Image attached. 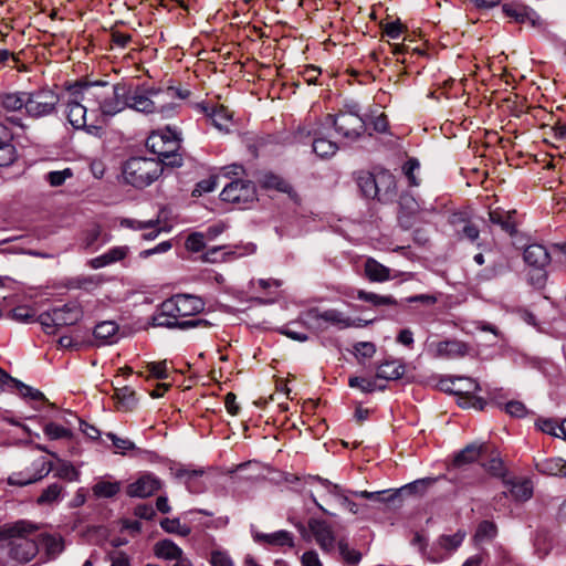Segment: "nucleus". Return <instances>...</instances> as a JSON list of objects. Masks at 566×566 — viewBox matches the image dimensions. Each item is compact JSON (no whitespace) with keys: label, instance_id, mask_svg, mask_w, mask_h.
<instances>
[{"label":"nucleus","instance_id":"obj_2","mask_svg":"<svg viewBox=\"0 0 566 566\" xmlns=\"http://www.w3.org/2000/svg\"><path fill=\"white\" fill-rule=\"evenodd\" d=\"M176 94L172 90H161L129 83L127 94V108L143 114H160L164 118L172 116L177 104L168 103V98Z\"/></svg>","mask_w":566,"mask_h":566},{"label":"nucleus","instance_id":"obj_30","mask_svg":"<svg viewBox=\"0 0 566 566\" xmlns=\"http://www.w3.org/2000/svg\"><path fill=\"white\" fill-rule=\"evenodd\" d=\"M254 538L258 542H264L274 546L293 547V535L287 531H277L271 534H256Z\"/></svg>","mask_w":566,"mask_h":566},{"label":"nucleus","instance_id":"obj_6","mask_svg":"<svg viewBox=\"0 0 566 566\" xmlns=\"http://www.w3.org/2000/svg\"><path fill=\"white\" fill-rule=\"evenodd\" d=\"M36 526L25 521H19L6 530V534L13 539L10 543V555L20 563L30 562L38 553L39 547L34 539L27 537Z\"/></svg>","mask_w":566,"mask_h":566},{"label":"nucleus","instance_id":"obj_9","mask_svg":"<svg viewBox=\"0 0 566 566\" xmlns=\"http://www.w3.org/2000/svg\"><path fill=\"white\" fill-rule=\"evenodd\" d=\"M177 302V295L164 301L159 312L151 317L153 326L179 329L210 326L208 321L201 318L180 321L181 316Z\"/></svg>","mask_w":566,"mask_h":566},{"label":"nucleus","instance_id":"obj_3","mask_svg":"<svg viewBox=\"0 0 566 566\" xmlns=\"http://www.w3.org/2000/svg\"><path fill=\"white\" fill-rule=\"evenodd\" d=\"M83 91L84 83H76L67 88L66 97H63L65 104L64 114L75 129H85L93 136H99L102 126L87 124V112L94 113V108L85 103L82 96Z\"/></svg>","mask_w":566,"mask_h":566},{"label":"nucleus","instance_id":"obj_53","mask_svg":"<svg viewBox=\"0 0 566 566\" xmlns=\"http://www.w3.org/2000/svg\"><path fill=\"white\" fill-rule=\"evenodd\" d=\"M420 169V163L416 158H409L402 166V171L409 181L410 186H419V180L416 177V171Z\"/></svg>","mask_w":566,"mask_h":566},{"label":"nucleus","instance_id":"obj_42","mask_svg":"<svg viewBox=\"0 0 566 566\" xmlns=\"http://www.w3.org/2000/svg\"><path fill=\"white\" fill-rule=\"evenodd\" d=\"M482 449L483 444L467 446L459 454H457L454 458V463L457 465H462L476 461L481 455Z\"/></svg>","mask_w":566,"mask_h":566},{"label":"nucleus","instance_id":"obj_54","mask_svg":"<svg viewBox=\"0 0 566 566\" xmlns=\"http://www.w3.org/2000/svg\"><path fill=\"white\" fill-rule=\"evenodd\" d=\"M44 433L52 440L71 438L72 432L65 427L50 422L44 427Z\"/></svg>","mask_w":566,"mask_h":566},{"label":"nucleus","instance_id":"obj_59","mask_svg":"<svg viewBox=\"0 0 566 566\" xmlns=\"http://www.w3.org/2000/svg\"><path fill=\"white\" fill-rule=\"evenodd\" d=\"M160 220L159 218L151 219L148 221H139L135 219H123L120 221V224L123 227L133 229V230H144L149 228H156L159 224Z\"/></svg>","mask_w":566,"mask_h":566},{"label":"nucleus","instance_id":"obj_16","mask_svg":"<svg viewBox=\"0 0 566 566\" xmlns=\"http://www.w3.org/2000/svg\"><path fill=\"white\" fill-rule=\"evenodd\" d=\"M308 528L312 532L317 545L324 553H332L335 549L336 537L332 526L322 520L311 518Z\"/></svg>","mask_w":566,"mask_h":566},{"label":"nucleus","instance_id":"obj_24","mask_svg":"<svg viewBox=\"0 0 566 566\" xmlns=\"http://www.w3.org/2000/svg\"><path fill=\"white\" fill-rule=\"evenodd\" d=\"M467 381L469 382V387L462 395H459V406L462 408H474L478 410H483L486 402L481 397L472 395L473 391L480 389L479 384L471 378Z\"/></svg>","mask_w":566,"mask_h":566},{"label":"nucleus","instance_id":"obj_60","mask_svg":"<svg viewBox=\"0 0 566 566\" xmlns=\"http://www.w3.org/2000/svg\"><path fill=\"white\" fill-rule=\"evenodd\" d=\"M73 176V171L70 168L63 170L50 171L46 175V180L52 187H59L65 182L67 178Z\"/></svg>","mask_w":566,"mask_h":566},{"label":"nucleus","instance_id":"obj_11","mask_svg":"<svg viewBox=\"0 0 566 566\" xmlns=\"http://www.w3.org/2000/svg\"><path fill=\"white\" fill-rule=\"evenodd\" d=\"M524 261L535 271V274L530 275L531 284L537 289L543 287L547 279L545 268L551 263L547 249L537 243L527 245L524 250Z\"/></svg>","mask_w":566,"mask_h":566},{"label":"nucleus","instance_id":"obj_38","mask_svg":"<svg viewBox=\"0 0 566 566\" xmlns=\"http://www.w3.org/2000/svg\"><path fill=\"white\" fill-rule=\"evenodd\" d=\"M465 532L458 531L452 535H441L436 542V545L441 549H444L449 553L454 552L465 538Z\"/></svg>","mask_w":566,"mask_h":566},{"label":"nucleus","instance_id":"obj_10","mask_svg":"<svg viewBox=\"0 0 566 566\" xmlns=\"http://www.w3.org/2000/svg\"><path fill=\"white\" fill-rule=\"evenodd\" d=\"M304 318L306 323L318 329H326L329 326L336 327L338 329L358 326L355 324L353 318L336 308H328L325 311L311 308L304 313Z\"/></svg>","mask_w":566,"mask_h":566},{"label":"nucleus","instance_id":"obj_40","mask_svg":"<svg viewBox=\"0 0 566 566\" xmlns=\"http://www.w3.org/2000/svg\"><path fill=\"white\" fill-rule=\"evenodd\" d=\"M436 482L433 478H426L416 480L409 484L403 485L402 488L395 490L396 497L399 494H422L427 490L428 486L432 485Z\"/></svg>","mask_w":566,"mask_h":566},{"label":"nucleus","instance_id":"obj_18","mask_svg":"<svg viewBox=\"0 0 566 566\" xmlns=\"http://www.w3.org/2000/svg\"><path fill=\"white\" fill-rule=\"evenodd\" d=\"M327 127L322 122L313 130H307L306 135H313V151L321 158L334 156L338 150V145L325 137Z\"/></svg>","mask_w":566,"mask_h":566},{"label":"nucleus","instance_id":"obj_39","mask_svg":"<svg viewBox=\"0 0 566 566\" xmlns=\"http://www.w3.org/2000/svg\"><path fill=\"white\" fill-rule=\"evenodd\" d=\"M262 185L268 189H275L280 192L292 195L293 187L289 181L274 174H266L263 177Z\"/></svg>","mask_w":566,"mask_h":566},{"label":"nucleus","instance_id":"obj_37","mask_svg":"<svg viewBox=\"0 0 566 566\" xmlns=\"http://www.w3.org/2000/svg\"><path fill=\"white\" fill-rule=\"evenodd\" d=\"M357 298L371 303L374 306H396L398 304L397 300L391 295H379L364 290L357 291Z\"/></svg>","mask_w":566,"mask_h":566},{"label":"nucleus","instance_id":"obj_21","mask_svg":"<svg viewBox=\"0 0 566 566\" xmlns=\"http://www.w3.org/2000/svg\"><path fill=\"white\" fill-rule=\"evenodd\" d=\"M366 277L370 282H386L391 279L390 269L379 263L374 258H368L364 265Z\"/></svg>","mask_w":566,"mask_h":566},{"label":"nucleus","instance_id":"obj_5","mask_svg":"<svg viewBox=\"0 0 566 566\" xmlns=\"http://www.w3.org/2000/svg\"><path fill=\"white\" fill-rule=\"evenodd\" d=\"M146 147L158 156L156 159L161 163V166L180 167L182 165V157L178 154L180 140L170 129L153 132L146 140Z\"/></svg>","mask_w":566,"mask_h":566},{"label":"nucleus","instance_id":"obj_8","mask_svg":"<svg viewBox=\"0 0 566 566\" xmlns=\"http://www.w3.org/2000/svg\"><path fill=\"white\" fill-rule=\"evenodd\" d=\"M323 123L327 128L334 127L335 132L348 142L358 139L366 129L365 120L358 109L340 111L335 115L327 114Z\"/></svg>","mask_w":566,"mask_h":566},{"label":"nucleus","instance_id":"obj_35","mask_svg":"<svg viewBox=\"0 0 566 566\" xmlns=\"http://www.w3.org/2000/svg\"><path fill=\"white\" fill-rule=\"evenodd\" d=\"M357 184L365 197L378 199L377 174L361 172L357 178Z\"/></svg>","mask_w":566,"mask_h":566},{"label":"nucleus","instance_id":"obj_15","mask_svg":"<svg viewBox=\"0 0 566 566\" xmlns=\"http://www.w3.org/2000/svg\"><path fill=\"white\" fill-rule=\"evenodd\" d=\"M470 346L458 339H447L437 343H432L428 347V353L433 358L439 359H454L461 358L469 354Z\"/></svg>","mask_w":566,"mask_h":566},{"label":"nucleus","instance_id":"obj_55","mask_svg":"<svg viewBox=\"0 0 566 566\" xmlns=\"http://www.w3.org/2000/svg\"><path fill=\"white\" fill-rule=\"evenodd\" d=\"M13 387L23 398H29L31 400H44V395L40 390L28 386L20 380H14Z\"/></svg>","mask_w":566,"mask_h":566},{"label":"nucleus","instance_id":"obj_43","mask_svg":"<svg viewBox=\"0 0 566 566\" xmlns=\"http://www.w3.org/2000/svg\"><path fill=\"white\" fill-rule=\"evenodd\" d=\"M41 544L51 558H55L64 549V542L60 536L45 535L42 537Z\"/></svg>","mask_w":566,"mask_h":566},{"label":"nucleus","instance_id":"obj_13","mask_svg":"<svg viewBox=\"0 0 566 566\" xmlns=\"http://www.w3.org/2000/svg\"><path fill=\"white\" fill-rule=\"evenodd\" d=\"M60 97L56 93L49 88H42L35 92L27 93L25 111L29 116L39 118L51 115Z\"/></svg>","mask_w":566,"mask_h":566},{"label":"nucleus","instance_id":"obj_4","mask_svg":"<svg viewBox=\"0 0 566 566\" xmlns=\"http://www.w3.org/2000/svg\"><path fill=\"white\" fill-rule=\"evenodd\" d=\"M161 163L155 158L133 157L123 167L125 181L135 188H145L163 174Z\"/></svg>","mask_w":566,"mask_h":566},{"label":"nucleus","instance_id":"obj_58","mask_svg":"<svg viewBox=\"0 0 566 566\" xmlns=\"http://www.w3.org/2000/svg\"><path fill=\"white\" fill-rule=\"evenodd\" d=\"M468 379L469 378L464 377L442 379L439 385L443 391L451 392L454 395H462L464 390L459 386V384L462 381H467Z\"/></svg>","mask_w":566,"mask_h":566},{"label":"nucleus","instance_id":"obj_22","mask_svg":"<svg viewBox=\"0 0 566 566\" xmlns=\"http://www.w3.org/2000/svg\"><path fill=\"white\" fill-rule=\"evenodd\" d=\"M405 374V365L396 359L385 360L377 367L376 378L385 380L400 379Z\"/></svg>","mask_w":566,"mask_h":566},{"label":"nucleus","instance_id":"obj_12","mask_svg":"<svg viewBox=\"0 0 566 566\" xmlns=\"http://www.w3.org/2000/svg\"><path fill=\"white\" fill-rule=\"evenodd\" d=\"M52 469L53 463L45 457L41 455L33 460L24 470L10 474L7 482L12 486H27L43 480L50 474Z\"/></svg>","mask_w":566,"mask_h":566},{"label":"nucleus","instance_id":"obj_26","mask_svg":"<svg viewBox=\"0 0 566 566\" xmlns=\"http://www.w3.org/2000/svg\"><path fill=\"white\" fill-rule=\"evenodd\" d=\"M503 11L507 17L513 18L520 23L531 21L532 24L535 25L537 20H539V17L534 10L523 6L504 4Z\"/></svg>","mask_w":566,"mask_h":566},{"label":"nucleus","instance_id":"obj_31","mask_svg":"<svg viewBox=\"0 0 566 566\" xmlns=\"http://www.w3.org/2000/svg\"><path fill=\"white\" fill-rule=\"evenodd\" d=\"M64 488L60 483H52L48 485L36 499V504L40 506H50L57 503L62 499Z\"/></svg>","mask_w":566,"mask_h":566},{"label":"nucleus","instance_id":"obj_46","mask_svg":"<svg viewBox=\"0 0 566 566\" xmlns=\"http://www.w3.org/2000/svg\"><path fill=\"white\" fill-rule=\"evenodd\" d=\"M353 494L358 497L382 503L391 502L396 499V493H394L392 490H384L377 492L355 491Z\"/></svg>","mask_w":566,"mask_h":566},{"label":"nucleus","instance_id":"obj_50","mask_svg":"<svg viewBox=\"0 0 566 566\" xmlns=\"http://www.w3.org/2000/svg\"><path fill=\"white\" fill-rule=\"evenodd\" d=\"M103 280L98 275H82L72 281L73 287L92 291L101 285Z\"/></svg>","mask_w":566,"mask_h":566},{"label":"nucleus","instance_id":"obj_27","mask_svg":"<svg viewBox=\"0 0 566 566\" xmlns=\"http://www.w3.org/2000/svg\"><path fill=\"white\" fill-rule=\"evenodd\" d=\"M154 554L158 558L176 560L177 558L181 557L184 551L171 539H163L155 544Z\"/></svg>","mask_w":566,"mask_h":566},{"label":"nucleus","instance_id":"obj_56","mask_svg":"<svg viewBox=\"0 0 566 566\" xmlns=\"http://www.w3.org/2000/svg\"><path fill=\"white\" fill-rule=\"evenodd\" d=\"M146 370L153 378L156 379H166L168 378V367L167 361H150L146 365Z\"/></svg>","mask_w":566,"mask_h":566},{"label":"nucleus","instance_id":"obj_41","mask_svg":"<svg viewBox=\"0 0 566 566\" xmlns=\"http://www.w3.org/2000/svg\"><path fill=\"white\" fill-rule=\"evenodd\" d=\"M119 490H120L119 482H116V481L112 482V481H105V480L98 481L92 488L93 494L96 497H104V499L115 496L119 492Z\"/></svg>","mask_w":566,"mask_h":566},{"label":"nucleus","instance_id":"obj_33","mask_svg":"<svg viewBox=\"0 0 566 566\" xmlns=\"http://www.w3.org/2000/svg\"><path fill=\"white\" fill-rule=\"evenodd\" d=\"M450 222L453 226H459V224L463 223L461 234H462V237H464L471 241H475L480 235V231H479L478 227L475 224H473L472 222H470L469 220H467V214L463 212L453 213L450 218Z\"/></svg>","mask_w":566,"mask_h":566},{"label":"nucleus","instance_id":"obj_23","mask_svg":"<svg viewBox=\"0 0 566 566\" xmlns=\"http://www.w3.org/2000/svg\"><path fill=\"white\" fill-rule=\"evenodd\" d=\"M177 301L181 318L196 315L197 313H200L205 307V304L200 297L190 294H177Z\"/></svg>","mask_w":566,"mask_h":566},{"label":"nucleus","instance_id":"obj_20","mask_svg":"<svg viewBox=\"0 0 566 566\" xmlns=\"http://www.w3.org/2000/svg\"><path fill=\"white\" fill-rule=\"evenodd\" d=\"M198 107L211 119L212 125L219 130L229 129L231 114L224 106L199 104Z\"/></svg>","mask_w":566,"mask_h":566},{"label":"nucleus","instance_id":"obj_34","mask_svg":"<svg viewBox=\"0 0 566 566\" xmlns=\"http://www.w3.org/2000/svg\"><path fill=\"white\" fill-rule=\"evenodd\" d=\"M113 397L117 401L118 410L128 411L136 405V394L127 386L117 388Z\"/></svg>","mask_w":566,"mask_h":566},{"label":"nucleus","instance_id":"obj_7","mask_svg":"<svg viewBox=\"0 0 566 566\" xmlns=\"http://www.w3.org/2000/svg\"><path fill=\"white\" fill-rule=\"evenodd\" d=\"M83 317L82 306L70 302L39 315L38 322L46 334H55L61 327L73 326Z\"/></svg>","mask_w":566,"mask_h":566},{"label":"nucleus","instance_id":"obj_63","mask_svg":"<svg viewBox=\"0 0 566 566\" xmlns=\"http://www.w3.org/2000/svg\"><path fill=\"white\" fill-rule=\"evenodd\" d=\"M15 159V148L12 143L0 145V167L11 165Z\"/></svg>","mask_w":566,"mask_h":566},{"label":"nucleus","instance_id":"obj_19","mask_svg":"<svg viewBox=\"0 0 566 566\" xmlns=\"http://www.w3.org/2000/svg\"><path fill=\"white\" fill-rule=\"evenodd\" d=\"M161 488V482L153 474H144L128 484L126 493L130 497H148Z\"/></svg>","mask_w":566,"mask_h":566},{"label":"nucleus","instance_id":"obj_64","mask_svg":"<svg viewBox=\"0 0 566 566\" xmlns=\"http://www.w3.org/2000/svg\"><path fill=\"white\" fill-rule=\"evenodd\" d=\"M357 358H371L376 353L375 344L370 342H359L354 346Z\"/></svg>","mask_w":566,"mask_h":566},{"label":"nucleus","instance_id":"obj_57","mask_svg":"<svg viewBox=\"0 0 566 566\" xmlns=\"http://www.w3.org/2000/svg\"><path fill=\"white\" fill-rule=\"evenodd\" d=\"M205 234L201 232H195L188 235L186 239V249L191 252H200L205 249Z\"/></svg>","mask_w":566,"mask_h":566},{"label":"nucleus","instance_id":"obj_51","mask_svg":"<svg viewBox=\"0 0 566 566\" xmlns=\"http://www.w3.org/2000/svg\"><path fill=\"white\" fill-rule=\"evenodd\" d=\"M497 527L491 521H482L475 532L474 538L476 541L492 539L496 536Z\"/></svg>","mask_w":566,"mask_h":566},{"label":"nucleus","instance_id":"obj_48","mask_svg":"<svg viewBox=\"0 0 566 566\" xmlns=\"http://www.w3.org/2000/svg\"><path fill=\"white\" fill-rule=\"evenodd\" d=\"M510 491L512 495L518 501H526L533 495L532 484L527 480L512 483Z\"/></svg>","mask_w":566,"mask_h":566},{"label":"nucleus","instance_id":"obj_45","mask_svg":"<svg viewBox=\"0 0 566 566\" xmlns=\"http://www.w3.org/2000/svg\"><path fill=\"white\" fill-rule=\"evenodd\" d=\"M161 528L169 534H177L179 536L186 537L191 533V528L181 524L179 518H164L160 522Z\"/></svg>","mask_w":566,"mask_h":566},{"label":"nucleus","instance_id":"obj_49","mask_svg":"<svg viewBox=\"0 0 566 566\" xmlns=\"http://www.w3.org/2000/svg\"><path fill=\"white\" fill-rule=\"evenodd\" d=\"M102 229L98 224L85 229L81 235V245L84 250H90L99 239Z\"/></svg>","mask_w":566,"mask_h":566},{"label":"nucleus","instance_id":"obj_32","mask_svg":"<svg viewBox=\"0 0 566 566\" xmlns=\"http://www.w3.org/2000/svg\"><path fill=\"white\" fill-rule=\"evenodd\" d=\"M27 92L7 93L0 96V105L7 112L25 108Z\"/></svg>","mask_w":566,"mask_h":566},{"label":"nucleus","instance_id":"obj_25","mask_svg":"<svg viewBox=\"0 0 566 566\" xmlns=\"http://www.w3.org/2000/svg\"><path fill=\"white\" fill-rule=\"evenodd\" d=\"M118 332V326L113 321H105L98 323L94 328V337L97 343V346L104 344H113L116 340V335Z\"/></svg>","mask_w":566,"mask_h":566},{"label":"nucleus","instance_id":"obj_17","mask_svg":"<svg viewBox=\"0 0 566 566\" xmlns=\"http://www.w3.org/2000/svg\"><path fill=\"white\" fill-rule=\"evenodd\" d=\"M253 251L250 245H218L208 249L201 256L202 262L217 263L228 260V256L237 258L249 254Z\"/></svg>","mask_w":566,"mask_h":566},{"label":"nucleus","instance_id":"obj_62","mask_svg":"<svg viewBox=\"0 0 566 566\" xmlns=\"http://www.w3.org/2000/svg\"><path fill=\"white\" fill-rule=\"evenodd\" d=\"M537 427L544 433L551 434L556 438H562L560 424L552 419H539L536 422Z\"/></svg>","mask_w":566,"mask_h":566},{"label":"nucleus","instance_id":"obj_1","mask_svg":"<svg viewBox=\"0 0 566 566\" xmlns=\"http://www.w3.org/2000/svg\"><path fill=\"white\" fill-rule=\"evenodd\" d=\"M128 93L129 83L126 82H94L84 83L82 96L88 106H93L94 112L99 113V118L104 122L127 108Z\"/></svg>","mask_w":566,"mask_h":566},{"label":"nucleus","instance_id":"obj_28","mask_svg":"<svg viewBox=\"0 0 566 566\" xmlns=\"http://www.w3.org/2000/svg\"><path fill=\"white\" fill-rule=\"evenodd\" d=\"M514 212L515 211H504L500 208H496L489 212V218L493 224H497L505 232L513 234L516 231L515 222L513 220Z\"/></svg>","mask_w":566,"mask_h":566},{"label":"nucleus","instance_id":"obj_36","mask_svg":"<svg viewBox=\"0 0 566 566\" xmlns=\"http://www.w3.org/2000/svg\"><path fill=\"white\" fill-rule=\"evenodd\" d=\"M535 468L542 474L562 476V458L537 459Z\"/></svg>","mask_w":566,"mask_h":566},{"label":"nucleus","instance_id":"obj_52","mask_svg":"<svg viewBox=\"0 0 566 566\" xmlns=\"http://www.w3.org/2000/svg\"><path fill=\"white\" fill-rule=\"evenodd\" d=\"M10 317L20 323L32 322L35 317V311L27 305L17 306L9 313Z\"/></svg>","mask_w":566,"mask_h":566},{"label":"nucleus","instance_id":"obj_14","mask_svg":"<svg viewBox=\"0 0 566 566\" xmlns=\"http://www.w3.org/2000/svg\"><path fill=\"white\" fill-rule=\"evenodd\" d=\"M256 196L255 186L250 180L238 179L228 184L220 193L221 200L245 205L254 201Z\"/></svg>","mask_w":566,"mask_h":566},{"label":"nucleus","instance_id":"obj_29","mask_svg":"<svg viewBox=\"0 0 566 566\" xmlns=\"http://www.w3.org/2000/svg\"><path fill=\"white\" fill-rule=\"evenodd\" d=\"M378 200H387L396 192L395 177L389 171L377 174Z\"/></svg>","mask_w":566,"mask_h":566},{"label":"nucleus","instance_id":"obj_47","mask_svg":"<svg viewBox=\"0 0 566 566\" xmlns=\"http://www.w3.org/2000/svg\"><path fill=\"white\" fill-rule=\"evenodd\" d=\"M337 545L339 555L342 556L345 563L356 565L360 562L361 554L358 551L350 548L348 546V543L344 538L339 539Z\"/></svg>","mask_w":566,"mask_h":566},{"label":"nucleus","instance_id":"obj_44","mask_svg":"<svg viewBox=\"0 0 566 566\" xmlns=\"http://www.w3.org/2000/svg\"><path fill=\"white\" fill-rule=\"evenodd\" d=\"M80 471L71 462L59 460L55 476L69 482H75L80 480Z\"/></svg>","mask_w":566,"mask_h":566},{"label":"nucleus","instance_id":"obj_61","mask_svg":"<svg viewBox=\"0 0 566 566\" xmlns=\"http://www.w3.org/2000/svg\"><path fill=\"white\" fill-rule=\"evenodd\" d=\"M107 438L112 440L113 446L117 449V452L120 454H125L127 451L135 450L136 446L129 439H124L117 437L113 432H108Z\"/></svg>","mask_w":566,"mask_h":566}]
</instances>
